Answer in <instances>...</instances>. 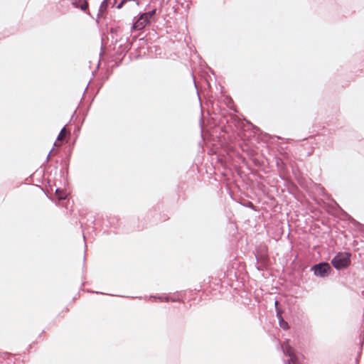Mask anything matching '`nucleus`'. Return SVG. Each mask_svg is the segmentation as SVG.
I'll list each match as a JSON object with an SVG mask.
<instances>
[{
    "label": "nucleus",
    "mask_w": 364,
    "mask_h": 364,
    "mask_svg": "<svg viewBox=\"0 0 364 364\" xmlns=\"http://www.w3.org/2000/svg\"><path fill=\"white\" fill-rule=\"evenodd\" d=\"M67 133L68 132H67L65 128L63 127L61 129V131L60 132V133H59V134L58 136L57 140H59V141L63 140L64 139V137H65V135L67 134Z\"/></svg>",
    "instance_id": "9b49d317"
},
{
    "label": "nucleus",
    "mask_w": 364,
    "mask_h": 364,
    "mask_svg": "<svg viewBox=\"0 0 364 364\" xmlns=\"http://www.w3.org/2000/svg\"><path fill=\"white\" fill-rule=\"evenodd\" d=\"M283 350L284 353L289 357L284 364H303L290 346H287Z\"/></svg>",
    "instance_id": "39448f33"
},
{
    "label": "nucleus",
    "mask_w": 364,
    "mask_h": 364,
    "mask_svg": "<svg viewBox=\"0 0 364 364\" xmlns=\"http://www.w3.org/2000/svg\"><path fill=\"white\" fill-rule=\"evenodd\" d=\"M156 9H152L148 12L143 13L144 16L147 17L148 20L150 21V19L156 14Z\"/></svg>",
    "instance_id": "9d476101"
},
{
    "label": "nucleus",
    "mask_w": 364,
    "mask_h": 364,
    "mask_svg": "<svg viewBox=\"0 0 364 364\" xmlns=\"http://www.w3.org/2000/svg\"><path fill=\"white\" fill-rule=\"evenodd\" d=\"M151 298H154V299H158L160 301H166V302H168L170 301H176V299H170L169 296H166V297H163V296H151Z\"/></svg>",
    "instance_id": "1a4fd4ad"
},
{
    "label": "nucleus",
    "mask_w": 364,
    "mask_h": 364,
    "mask_svg": "<svg viewBox=\"0 0 364 364\" xmlns=\"http://www.w3.org/2000/svg\"><path fill=\"white\" fill-rule=\"evenodd\" d=\"M149 23L147 17L144 16L143 13L139 15V17L134 18L132 28L135 31H141Z\"/></svg>",
    "instance_id": "20e7f679"
},
{
    "label": "nucleus",
    "mask_w": 364,
    "mask_h": 364,
    "mask_svg": "<svg viewBox=\"0 0 364 364\" xmlns=\"http://www.w3.org/2000/svg\"><path fill=\"white\" fill-rule=\"evenodd\" d=\"M351 255L348 252H338L331 259V264L336 269H341L347 267L350 263Z\"/></svg>",
    "instance_id": "f257e3e1"
},
{
    "label": "nucleus",
    "mask_w": 364,
    "mask_h": 364,
    "mask_svg": "<svg viewBox=\"0 0 364 364\" xmlns=\"http://www.w3.org/2000/svg\"><path fill=\"white\" fill-rule=\"evenodd\" d=\"M279 326L283 329H289V326L288 323L284 319L283 316L277 318Z\"/></svg>",
    "instance_id": "6e6552de"
},
{
    "label": "nucleus",
    "mask_w": 364,
    "mask_h": 364,
    "mask_svg": "<svg viewBox=\"0 0 364 364\" xmlns=\"http://www.w3.org/2000/svg\"><path fill=\"white\" fill-rule=\"evenodd\" d=\"M55 194L57 195L58 198L59 200H63V199L65 198V196L64 193L60 188L56 189Z\"/></svg>",
    "instance_id": "f8f14e48"
},
{
    "label": "nucleus",
    "mask_w": 364,
    "mask_h": 364,
    "mask_svg": "<svg viewBox=\"0 0 364 364\" xmlns=\"http://www.w3.org/2000/svg\"><path fill=\"white\" fill-rule=\"evenodd\" d=\"M126 2L127 0H114V4H117V9H121Z\"/></svg>",
    "instance_id": "ddd939ff"
},
{
    "label": "nucleus",
    "mask_w": 364,
    "mask_h": 364,
    "mask_svg": "<svg viewBox=\"0 0 364 364\" xmlns=\"http://www.w3.org/2000/svg\"><path fill=\"white\" fill-rule=\"evenodd\" d=\"M275 163L277 166V168L281 175H284L288 172V167L287 165V163L285 162V160L288 159V155L287 154L284 153L283 154V158L275 156Z\"/></svg>",
    "instance_id": "7ed1b4c3"
},
{
    "label": "nucleus",
    "mask_w": 364,
    "mask_h": 364,
    "mask_svg": "<svg viewBox=\"0 0 364 364\" xmlns=\"http://www.w3.org/2000/svg\"><path fill=\"white\" fill-rule=\"evenodd\" d=\"M311 271L314 272L315 276L324 278L330 274L331 272V267L328 262H321L313 265L311 267Z\"/></svg>",
    "instance_id": "f03ea898"
},
{
    "label": "nucleus",
    "mask_w": 364,
    "mask_h": 364,
    "mask_svg": "<svg viewBox=\"0 0 364 364\" xmlns=\"http://www.w3.org/2000/svg\"><path fill=\"white\" fill-rule=\"evenodd\" d=\"M274 306H275V309H277V308H279V302L278 300H275L274 301Z\"/></svg>",
    "instance_id": "dca6fc26"
},
{
    "label": "nucleus",
    "mask_w": 364,
    "mask_h": 364,
    "mask_svg": "<svg viewBox=\"0 0 364 364\" xmlns=\"http://www.w3.org/2000/svg\"><path fill=\"white\" fill-rule=\"evenodd\" d=\"M52 150L50 151V153L48 154V155L47 156V160H48L49 157H50V153H51Z\"/></svg>",
    "instance_id": "a211bd4d"
},
{
    "label": "nucleus",
    "mask_w": 364,
    "mask_h": 364,
    "mask_svg": "<svg viewBox=\"0 0 364 364\" xmlns=\"http://www.w3.org/2000/svg\"><path fill=\"white\" fill-rule=\"evenodd\" d=\"M276 310V316H277V318H279L281 316H282V314L284 313V311L279 307V308H277Z\"/></svg>",
    "instance_id": "4468645a"
},
{
    "label": "nucleus",
    "mask_w": 364,
    "mask_h": 364,
    "mask_svg": "<svg viewBox=\"0 0 364 364\" xmlns=\"http://www.w3.org/2000/svg\"><path fill=\"white\" fill-rule=\"evenodd\" d=\"M247 122V124H250L251 127H252L253 132H254L255 134H256L258 131H259V129L257 127H256V126L253 125L252 124H251V123H250V122Z\"/></svg>",
    "instance_id": "2eb2a0df"
},
{
    "label": "nucleus",
    "mask_w": 364,
    "mask_h": 364,
    "mask_svg": "<svg viewBox=\"0 0 364 364\" xmlns=\"http://www.w3.org/2000/svg\"><path fill=\"white\" fill-rule=\"evenodd\" d=\"M109 4V0H103L100 6L98 14H97V18L101 17L102 14L107 11L108 6Z\"/></svg>",
    "instance_id": "0eeeda50"
},
{
    "label": "nucleus",
    "mask_w": 364,
    "mask_h": 364,
    "mask_svg": "<svg viewBox=\"0 0 364 364\" xmlns=\"http://www.w3.org/2000/svg\"><path fill=\"white\" fill-rule=\"evenodd\" d=\"M142 4L141 0H138L137 6H140Z\"/></svg>",
    "instance_id": "f3484780"
},
{
    "label": "nucleus",
    "mask_w": 364,
    "mask_h": 364,
    "mask_svg": "<svg viewBox=\"0 0 364 364\" xmlns=\"http://www.w3.org/2000/svg\"><path fill=\"white\" fill-rule=\"evenodd\" d=\"M72 6L75 9H80L84 12H87L89 8V4L87 0H73Z\"/></svg>",
    "instance_id": "423d86ee"
},
{
    "label": "nucleus",
    "mask_w": 364,
    "mask_h": 364,
    "mask_svg": "<svg viewBox=\"0 0 364 364\" xmlns=\"http://www.w3.org/2000/svg\"><path fill=\"white\" fill-rule=\"evenodd\" d=\"M4 355L5 356H6V355H8V353H4Z\"/></svg>",
    "instance_id": "6ab92c4d"
}]
</instances>
